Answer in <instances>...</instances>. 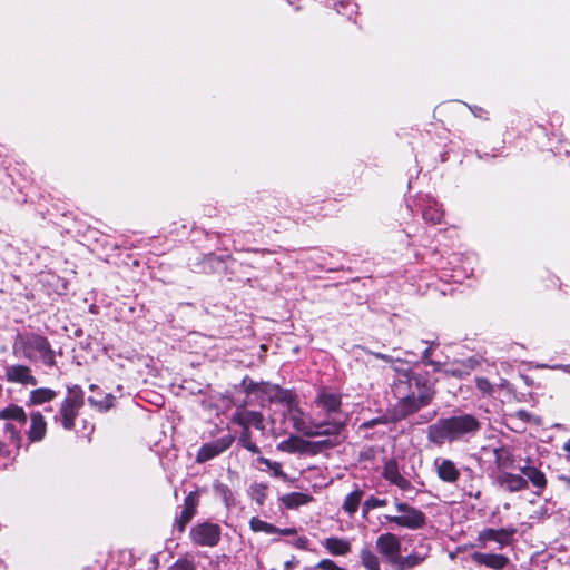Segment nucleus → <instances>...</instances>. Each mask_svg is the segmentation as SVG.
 Masks as SVG:
<instances>
[{"label":"nucleus","mask_w":570,"mask_h":570,"mask_svg":"<svg viewBox=\"0 0 570 570\" xmlns=\"http://www.w3.org/2000/svg\"><path fill=\"white\" fill-rule=\"evenodd\" d=\"M392 392L397 400L394 419L402 420L428 406L436 391L434 382L426 374L402 371L393 382Z\"/></svg>","instance_id":"1"},{"label":"nucleus","mask_w":570,"mask_h":570,"mask_svg":"<svg viewBox=\"0 0 570 570\" xmlns=\"http://www.w3.org/2000/svg\"><path fill=\"white\" fill-rule=\"evenodd\" d=\"M481 430V422L472 414L461 413L438 420L428 428V440L441 446L444 443L468 441Z\"/></svg>","instance_id":"2"},{"label":"nucleus","mask_w":570,"mask_h":570,"mask_svg":"<svg viewBox=\"0 0 570 570\" xmlns=\"http://www.w3.org/2000/svg\"><path fill=\"white\" fill-rule=\"evenodd\" d=\"M12 353L23 356L31 362L41 361L45 365L56 366L55 352L49 341L39 334L27 332L18 333L12 344Z\"/></svg>","instance_id":"3"},{"label":"nucleus","mask_w":570,"mask_h":570,"mask_svg":"<svg viewBox=\"0 0 570 570\" xmlns=\"http://www.w3.org/2000/svg\"><path fill=\"white\" fill-rule=\"evenodd\" d=\"M288 410L289 420L294 429L306 436L336 435L344 425L342 421L337 420L309 423L305 420L301 409L292 400L288 403Z\"/></svg>","instance_id":"4"},{"label":"nucleus","mask_w":570,"mask_h":570,"mask_svg":"<svg viewBox=\"0 0 570 570\" xmlns=\"http://www.w3.org/2000/svg\"><path fill=\"white\" fill-rule=\"evenodd\" d=\"M83 403L85 395L81 386L77 384L67 386V395L60 403L59 410L53 416L55 423L60 424L67 431L72 430Z\"/></svg>","instance_id":"5"},{"label":"nucleus","mask_w":570,"mask_h":570,"mask_svg":"<svg viewBox=\"0 0 570 570\" xmlns=\"http://www.w3.org/2000/svg\"><path fill=\"white\" fill-rule=\"evenodd\" d=\"M395 509L401 512L400 515H390L385 514L384 519L401 528H406L410 530H419L422 529L426 524L425 514L417 508L412 507L405 502H401L396 500L394 502Z\"/></svg>","instance_id":"6"},{"label":"nucleus","mask_w":570,"mask_h":570,"mask_svg":"<svg viewBox=\"0 0 570 570\" xmlns=\"http://www.w3.org/2000/svg\"><path fill=\"white\" fill-rule=\"evenodd\" d=\"M220 527L209 521L196 523L189 531L191 542L199 547L217 546L220 540Z\"/></svg>","instance_id":"7"},{"label":"nucleus","mask_w":570,"mask_h":570,"mask_svg":"<svg viewBox=\"0 0 570 570\" xmlns=\"http://www.w3.org/2000/svg\"><path fill=\"white\" fill-rule=\"evenodd\" d=\"M314 403L318 409L326 413L330 417L328 421L336 420V415L341 413L342 395L331 389L322 387L318 391ZM337 421L340 420L337 419Z\"/></svg>","instance_id":"8"},{"label":"nucleus","mask_w":570,"mask_h":570,"mask_svg":"<svg viewBox=\"0 0 570 570\" xmlns=\"http://www.w3.org/2000/svg\"><path fill=\"white\" fill-rule=\"evenodd\" d=\"M376 550L393 567L401 556V540L391 532L382 533L376 539Z\"/></svg>","instance_id":"9"},{"label":"nucleus","mask_w":570,"mask_h":570,"mask_svg":"<svg viewBox=\"0 0 570 570\" xmlns=\"http://www.w3.org/2000/svg\"><path fill=\"white\" fill-rule=\"evenodd\" d=\"M234 442V436L230 434L224 435L217 440L205 443L197 453V462L209 461L220 453L225 452Z\"/></svg>","instance_id":"10"},{"label":"nucleus","mask_w":570,"mask_h":570,"mask_svg":"<svg viewBox=\"0 0 570 570\" xmlns=\"http://www.w3.org/2000/svg\"><path fill=\"white\" fill-rule=\"evenodd\" d=\"M382 476L390 483L397 487L403 492L413 490V485L400 471L396 460H387L382 470Z\"/></svg>","instance_id":"11"},{"label":"nucleus","mask_w":570,"mask_h":570,"mask_svg":"<svg viewBox=\"0 0 570 570\" xmlns=\"http://www.w3.org/2000/svg\"><path fill=\"white\" fill-rule=\"evenodd\" d=\"M517 532L515 528H501L492 529L488 528L479 533L478 540L481 542V547L485 548L488 541H494L500 548L507 547L511 542V538Z\"/></svg>","instance_id":"12"},{"label":"nucleus","mask_w":570,"mask_h":570,"mask_svg":"<svg viewBox=\"0 0 570 570\" xmlns=\"http://www.w3.org/2000/svg\"><path fill=\"white\" fill-rule=\"evenodd\" d=\"M4 379L10 383L22 385H37L38 381L32 375L31 368L22 364L4 366Z\"/></svg>","instance_id":"13"},{"label":"nucleus","mask_w":570,"mask_h":570,"mask_svg":"<svg viewBox=\"0 0 570 570\" xmlns=\"http://www.w3.org/2000/svg\"><path fill=\"white\" fill-rule=\"evenodd\" d=\"M431 547L425 543H420L410 554L402 557L400 556L395 569L396 570H410L422 564L430 554Z\"/></svg>","instance_id":"14"},{"label":"nucleus","mask_w":570,"mask_h":570,"mask_svg":"<svg viewBox=\"0 0 570 570\" xmlns=\"http://www.w3.org/2000/svg\"><path fill=\"white\" fill-rule=\"evenodd\" d=\"M433 468L438 478L445 483L453 484L460 479V470L450 459L436 458L433 462Z\"/></svg>","instance_id":"15"},{"label":"nucleus","mask_w":570,"mask_h":570,"mask_svg":"<svg viewBox=\"0 0 570 570\" xmlns=\"http://www.w3.org/2000/svg\"><path fill=\"white\" fill-rule=\"evenodd\" d=\"M47 433V422L39 411L31 412L30 426L27 431L29 442H40L45 439Z\"/></svg>","instance_id":"16"},{"label":"nucleus","mask_w":570,"mask_h":570,"mask_svg":"<svg viewBox=\"0 0 570 570\" xmlns=\"http://www.w3.org/2000/svg\"><path fill=\"white\" fill-rule=\"evenodd\" d=\"M497 482L509 492H519L528 489V480L521 474L503 471L498 475Z\"/></svg>","instance_id":"17"},{"label":"nucleus","mask_w":570,"mask_h":570,"mask_svg":"<svg viewBox=\"0 0 570 570\" xmlns=\"http://www.w3.org/2000/svg\"><path fill=\"white\" fill-rule=\"evenodd\" d=\"M422 204V217L432 225L441 224L444 213L439 203L430 196H425Z\"/></svg>","instance_id":"18"},{"label":"nucleus","mask_w":570,"mask_h":570,"mask_svg":"<svg viewBox=\"0 0 570 570\" xmlns=\"http://www.w3.org/2000/svg\"><path fill=\"white\" fill-rule=\"evenodd\" d=\"M472 560L480 566H484L494 570H502L509 563V559L503 554L474 552Z\"/></svg>","instance_id":"19"},{"label":"nucleus","mask_w":570,"mask_h":570,"mask_svg":"<svg viewBox=\"0 0 570 570\" xmlns=\"http://www.w3.org/2000/svg\"><path fill=\"white\" fill-rule=\"evenodd\" d=\"M324 549L334 557H344L351 552L352 546L347 539L330 537L322 541Z\"/></svg>","instance_id":"20"},{"label":"nucleus","mask_w":570,"mask_h":570,"mask_svg":"<svg viewBox=\"0 0 570 570\" xmlns=\"http://www.w3.org/2000/svg\"><path fill=\"white\" fill-rule=\"evenodd\" d=\"M523 476L537 489L535 494L540 495L547 487V478L542 471L532 465L520 468Z\"/></svg>","instance_id":"21"},{"label":"nucleus","mask_w":570,"mask_h":570,"mask_svg":"<svg viewBox=\"0 0 570 570\" xmlns=\"http://www.w3.org/2000/svg\"><path fill=\"white\" fill-rule=\"evenodd\" d=\"M27 419L23 407L17 404H9L0 410V420L17 423L20 428L24 426Z\"/></svg>","instance_id":"22"},{"label":"nucleus","mask_w":570,"mask_h":570,"mask_svg":"<svg viewBox=\"0 0 570 570\" xmlns=\"http://www.w3.org/2000/svg\"><path fill=\"white\" fill-rule=\"evenodd\" d=\"M494 463L500 471L513 468L515 459L512 451L507 446L493 449Z\"/></svg>","instance_id":"23"},{"label":"nucleus","mask_w":570,"mask_h":570,"mask_svg":"<svg viewBox=\"0 0 570 570\" xmlns=\"http://www.w3.org/2000/svg\"><path fill=\"white\" fill-rule=\"evenodd\" d=\"M57 396V392L49 387L35 389L29 394L27 404L29 406L42 405L51 402Z\"/></svg>","instance_id":"24"},{"label":"nucleus","mask_w":570,"mask_h":570,"mask_svg":"<svg viewBox=\"0 0 570 570\" xmlns=\"http://www.w3.org/2000/svg\"><path fill=\"white\" fill-rule=\"evenodd\" d=\"M283 505L287 509H297L313 501V497L303 492H292L281 498Z\"/></svg>","instance_id":"25"},{"label":"nucleus","mask_w":570,"mask_h":570,"mask_svg":"<svg viewBox=\"0 0 570 570\" xmlns=\"http://www.w3.org/2000/svg\"><path fill=\"white\" fill-rule=\"evenodd\" d=\"M364 495L363 490H361L358 487H356L352 492H350L343 502V510L348 514L353 515L361 503V500Z\"/></svg>","instance_id":"26"},{"label":"nucleus","mask_w":570,"mask_h":570,"mask_svg":"<svg viewBox=\"0 0 570 570\" xmlns=\"http://www.w3.org/2000/svg\"><path fill=\"white\" fill-rule=\"evenodd\" d=\"M470 370V366H468L465 363L454 361L452 363H442L440 372L455 377H463L465 375H469Z\"/></svg>","instance_id":"27"},{"label":"nucleus","mask_w":570,"mask_h":570,"mask_svg":"<svg viewBox=\"0 0 570 570\" xmlns=\"http://www.w3.org/2000/svg\"><path fill=\"white\" fill-rule=\"evenodd\" d=\"M277 450L287 453L303 452L305 450V443L298 436L292 435L279 442L277 444Z\"/></svg>","instance_id":"28"},{"label":"nucleus","mask_w":570,"mask_h":570,"mask_svg":"<svg viewBox=\"0 0 570 570\" xmlns=\"http://www.w3.org/2000/svg\"><path fill=\"white\" fill-rule=\"evenodd\" d=\"M213 489L215 494L224 501L227 508H230L235 504L234 493L227 484L216 481L213 484Z\"/></svg>","instance_id":"29"},{"label":"nucleus","mask_w":570,"mask_h":570,"mask_svg":"<svg viewBox=\"0 0 570 570\" xmlns=\"http://www.w3.org/2000/svg\"><path fill=\"white\" fill-rule=\"evenodd\" d=\"M362 566L366 570H380L379 557L368 548H363L360 552Z\"/></svg>","instance_id":"30"},{"label":"nucleus","mask_w":570,"mask_h":570,"mask_svg":"<svg viewBox=\"0 0 570 570\" xmlns=\"http://www.w3.org/2000/svg\"><path fill=\"white\" fill-rule=\"evenodd\" d=\"M249 528L254 532H265L267 534H276V532H278L277 527L266 521H263L257 517H253L249 520Z\"/></svg>","instance_id":"31"},{"label":"nucleus","mask_w":570,"mask_h":570,"mask_svg":"<svg viewBox=\"0 0 570 570\" xmlns=\"http://www.w3.org/2000/svg\"><path fill=\"white\" fill-rule=\"evenodd\" d=\"M196 513L183 509L180 513L175 518L173 529L179 533H183L187 524L191 521Z\"/></svg>","instance_id":"32"},{"label":"nucleus","mask_w":570,"mask_h":570,"mask_svg":"<svg viewBox=\"0 0 570 570\" xmlns=\"http://www.w3.org/2000/svg\"><path fill=\"white\" fill-rule=\"evenodd\" d=\"M242 425L249 428V425H254L256 429L262 430L263 426V415L259 412H246L239 420Z\"/></svg>","instance_id":"33"},{"label":"nucleus","mask_w":570,"mask_h":570,"mask_svg":"<svg viewBox=\"0 0 570 570\" xmlns=\"http://www.w3.org/2000/svg\"><path fill=\"white\" fill-rule=\"evenodd\" d=\"M257 461L261 464H264L268 470H271L272 474L275 478L287 480V474L282 470V464L279 462L271 461L269 459L264 456H259Z\"/></svg>","instance_id":"34"},{"label":"nucleus","mask_w":570,"mask_h":570,"mask_svg":"<svg viewBox=\"0 0 570 570\" xmlns=\"http://www.w3.org/2000/svg\"><path fill=\"white\" fill-rule=\"evenodd\" d=\"M238 443L252 453H259V448L252 441L249 428L245 426L238 438Z\"/></svg>","instance_id":"35"},{"label":"nucleus","mask_w":570,"mask_h":570,"mask_svg":"<svg viewBox=\"0 0 570 570\" xmlns=\"http://www.w3.org/2000/svg\"><path fill=\"white\" fill-rule=\"evenodd\" d=\"M115 396L106 394L101 400H97L92 396L88 397V403L97 407L99 411H107L114 405Z\"/></svg>","instance_id":"36"},{"label":"nucleus","mask_w":570,"mask_h":570,"mask_svg":"<svg viewBox=\"0 0 570 570\" xmlns=\"http://www.w3.org/2000/svg\"><path fill=\"white\" fill-rule=\"evenodd\" d=\"M267 495V485L255 483L250 487V497L258 504L263 505Z\"/></svg>","instance_id":"37"},{"label":"nucleus","mask_w":570,"mask_h":570,"mask_svg":"<svg viewBox=\"0 0 570 570\" xmlns=\"http://www.w3.org/2000/svg\"><path fill=\"white\" fill-rule=\"evenodd\" d=\"M4 432L9 434L10 440L18 448L21 441V428L17 423L7 422L4 424Z\"/></svg>","instance_id":"38"},{"label":"nucleus","mask_w":570,"mask_h":570,"mask_svg":"<svg viewBox=\"0 0 570 570\" xmlns=\"http://www.w3.org/2000/svg\"><path fill=\"white\" fill-rule=\"evenodd\" d=\"M436 345L434 342L429 343V346L422 353V362L425 365L433 366L434 371H441L442 362L431 360L432 351Z\"/></svg>","instance_id":"39"},{"label":"nucleus","mask_w":570,"mask_h":570,"mask_svg":"<svg viewBox=\"0 0 570 570\" xmlns=\"http://www.w3.org/2000/svg\"><path fill=\"white\" fill-rule=\"evenodd\" d=\"M387 504L386 499H380L374 495L368 497L363 503V512L367 513L370 510L382 508Z\"/></svg>","instance_id":"40"},{"label":"nucleus","mask_w":570,"mask_h":570,"mask_svg":"<svg viewBox=\"0 0 570 570\" xmlns=\"http://www.w3.org/2000/svg\"><path fill=\"white\" fill-rule=\"evenodd\" d=\"M198 503H199L198 492L191 491L185 497L183 509L196 513Z\"/></svg>","instance_id":"41"},{"label":"nucleus","mask_w":570,"mask_h":570,"mask_svg":"<svg viewBox=\"0 0 570 570\" xmlns=\"http://www.w3.org/2000/svg\"><path fill=\"white\" fill-rule=\"evenodd\" d=\"M475 385L483 395H492L493 386L490 381L485 377H476Z\"/></svg>","instance_id":"42"},{"label":"nucleus","mask_w":570,"mask_h":570,"mask_svg":"<svg viewBox=\"0 0 570 570\" xmlns=\"http://www.w3.org/2000/svg\"><path fill=\"white\" fill-rule=\"evenodd\" d=\"M168 570H195V563L193 560L178 559Z\"/></svg>","instance_id":"43"},{"label":"nucleus","mask_w":570,"mask_h":570,"mask_svg":"<svg viewBox=\"0 0 570 570\" xmlns=\"http://www.w3.org/2000/svg\"><path fill=\"white\" fill-rule=\"evenodd\" d=\"M314 569H317V570H345L344 568L340 567L331 559H322L321 561H318L315 564Z\"/></svg>","instance_id":"44"},{"label":"nucleus","mask_w":570,"mask_h":570,"mask_svg":"<svg viewBox=\"0 0 570 570\" xmlns=\"http://www.w3.org/2000/svg\"><path fill=\"white\" fill-rule=\"evenodd\" d=\"M470 109L475 117L487 118L488 112L482 107L474 106L470 107Z\"/></svg>","instance_id":"45"},{"label":"nucleus","mask_w":570,"mask_h":570,"mask_svg":"<svg viewBox=\"0 0 570 570\" xmlns=\"http://www.w3.org/2000/svg\"><path fill=\"white\" fill-rule=\"evenodd\" d=\"M367 353L374 355L376 358L379 360H382V361H385L387 363H392L394 362V358L387 354H383V353H374V352H371V351H366Z\"/></svg>","instance_id":"46"},{"label":"nucleus","mask_w":570,"mask_h":570,"mask_svg":"<svg viewBox=\"0 0 570 570\" xmlns=\"http://www.w3.org/2000/svg\"><path fill=\"white\" fill-rule=\"evenodd\" d=\"M308 544V539L306 537H299L294 541V546L298 549H306Z\"/></svg>","instance_id":"47"},{"label":"nucleus","mask_w":570,"mask_h":570,"mask_svg":"<svg viewBox=\"0 0 570 570\" xmlns=\"http://www.w3.org/2000/svg\"><path fill=\"white\" fill-rule=\"evenodd\" d=\"M296 529L295 528H285V529H279L278 528V534H283V535H294L296 534Z\"/></svg>","instance_id":"48"},{"label":"nucleus","mask_w":570,"mask_h":570,"mask_svg":"<svg viewBox=\"0 0 570 570\" xmlns=\"http://www.w3.org/2000/svg\"><path fill=\"white\" fill-rule=\"evenodd\" d=\"M149 563H150V566H149L148 570H157V567H158V559H157V557H156V556H153V557L150 558Z\"/></svg>","instance_id":"49"},{"label":"nucleus","mask_w":570,"mask_h":570,"mask_svg":"<svg viewBox=\"0 0 570 570\" xmlns=\"http://www.w3.org/2000/svg\"><path fill=\"white\" fill-rule=\"evenodd\" d=\"M518 416L521 420L528 421L530 415H529V413L527 411L520 410V411H518Z\"/></svg>","instance_id":"50"},{"label":"nucleus","mask_w":570,"mask_h":570,"mask_svg":"<svg viewBox=\"0 0 570 570\" xmlns=\"http://www.w3.org/2000/svg\"><path fill=\"white\" fill-rule=\"evenodd\" d=\"M558 479L566 484V487L570 488V476L568 475H559Z\"/></svg>","instance_id":"51"},{"label":"nucleus","mask_w":570,"mask_h":570,"mask_svg":"<svg viewBox=\"0 0 570 570\" xmlns=\"http://www.w3.org/2000/svg\"><path fill=\"white\" fill-rule=\"evenodd\" d=\"M562 449H563L566 452L570 453V439H569L567 442H564V444H563Z\"/></svg>","instance_id":"52"},{"label":"nucleus","mask_w":570,"mask_h":570,"mask_svg":"<svg viewBox=\"0 0 570 570\" xmlns=\"http://www.w3.org/2000/svg\"><path fill=\"white\" fill-rule=\"evenodd\" d=\"M377 422H380V420L375 419V420H372L370 421L368 423H366V426H373L374 424H376Z\"/></svg>","instance_id":"53"},{"label":"nucleus","mask_w":570,"mask_h":570,"mask_svg":"<svg viewBox=\"0 0 570 570\" xmlns=\"http://www.w3.org/2000/svg\"><path fill=\"white\" fill-rule=\"evenodd\" d=\"M558 367L562 368L564 371H569L570 370V365H559Z\"/></svg>","instance_id":"54"},{"label":"nucleus","mask_w":570,"mask_h":570,"mask_svg":"<svg viewBox=\"0 0 570 570\" xmlns=\"http://www.w3.org/2000/svg\"><path fill=\"white\" fill-rule=\"evenodd\" d=\"M346 6H351L352 8H356L357 7L355 3H347Z\"/></svg>","instance_id":"55"},{"label":"nucleus","mask_w":570,"mask_h":570,"mask_svg":"<svg viewBox=\"0 0 570 570\" xmlns=\"http://www.w3.org/2000/svg\"><path fill=\"white\" fill-rule=\"evenodd\" d=\"M46 411H47V412H51V411H52V407H46Z\"/></svg>","instance_id":"56"}]
</instances>
